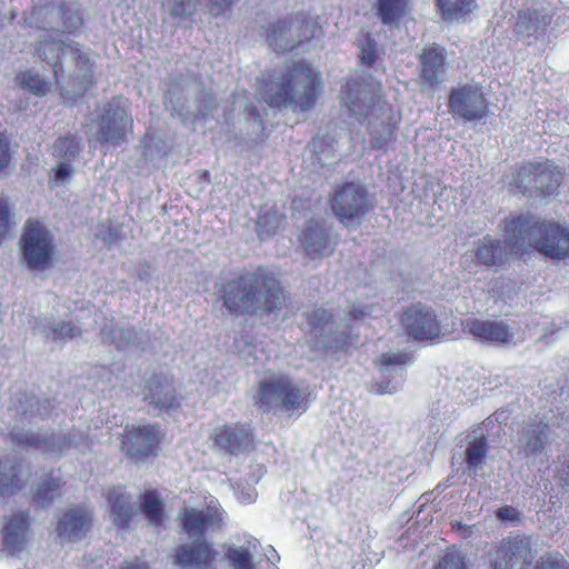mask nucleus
I'll return each instance as SVG.
<instances>
[{"label": "nucleus", "instance_id": "34", "mask_svg": "<svg viewBox=\"0 0 569 569\" xmlns=\"http://www.w3.org/2000/svg\"><path fill=\"white\" fill-rule=\"evenodd\" d=\"M82 146L72 137H60L51 147V153L57 160L73 162L80 154Z\"/></svg>", "mask_w": 569, "mask_h": 569}, {"label": "nucleus", "instance_id": "3", "mask_svg": "<svg viewBox=\"0 0 569 569\" xmlns=\"http://www.w3.org/2000/svg\"><path fill=\"white\" fill-rule=\"evenodd\" d=\"M258 94L269 107L305 112L312 109L322 91L319 70L302 60L281 72L273 71L259 79Z\"/></svg>", "mask_w": 569, "mask_h": 569}, {"label": "nucleus", "instance_id": "40", "mask_svg": "<svg viewBox=\"0 0 569 569\" xmlns=\"http://www.w3.org/2000/svg\"><path fill=\"white\" fill-rule=\"evenodd\" d=\"M74 173L73 163L70 161L58 160L56 168L52 169V174L49 177V184L51 188L56 186L68 184Z\"/></svg>", "mask_w": 569, "mask_h": 569}, {"label": "nucleus", "instance_id": "13", "mask_svg": "<svg viewBox=\"0 0 569 569\" xmlns=\"http://www.w3.org/2000/svg\"><path fill=\"white\" fill-rule=\"evenodd\" d=\"M22 257L30 269H44L54 252L51 232L38 221H27L21 237Z\"/></svg>", "mask_w": 569, "mask_h": 569}, {"label": "nucleus", "instance_id": "25", "mask_svg": "<svg viewBox=\"0 0 569 569\" xmlns=\"http://www.w3.org/2000/svg\"><path fill=\"white\" fill-rule=\"evenodd\" d=\"M108 501L113 525L121 529L128 528L136 515L132 496L122 488H113L109 491Z\"/></svg>", "mask_w": 569, "mask_h": 569}, {"label": "nucleus", "instance_id": "23", "mask_svg": "<svg viewBox=\"0 0 569 569\" xmlns=\"http://www.w3.org/2000/svg\"><path fill=\"white\" fill-rule=\"evenodd\" d=\"M216 445L232 455L250 450L253 448L251 428L240 423L224 426L216 435Z\"/></svg>", "mask_w": 569, "mask_h": 569}, {"label": "nucleus", "instance_id": "50", "mask_svg": "<svg viewBox=\"0 0 569 569\" xmlns=\"http://www.w3.org/2000/svg\"><path fill=\"white\" fill-rule=\"evenodd\" d=\"M9 149L10 141L8 137L3 132H0V171L7 168L10 163L11 156Z\"/></svg>", "mask_w": 569, "mask_h": 569}, {"label": "nucleus", "instance_id": "30", "mask_svg": "<svg viewBox=\"0 0 569 569\" xmlns=\"http://www.w3.org/2000/svg\"><path fill=\"white\" fill-rule=\"evenodd\" d=\"M411 0H376V14L385 26L398 24L410 12Z\"/></svg>", "mask_w": 569, "mask_h": 569}, {"label": "nucleus", "instance_id": "36", "mask_svg": "<svg viewBox=\"0 0 569 569\" xmlns=\"http://www.w3.org/2000/svg\"><path fill=\"white\" fill-rule=\"evenodd\" d=\"M102 335L104 339H108L111 343H113L119 350H124L133 345L137 340L138 333L131 327H114L109 331L107 328H103Z\"/></svg>", "mask_w": 569, "mask_h": 569}, {"label": "nucleus", "instance_id": "48", "mask_svg": "<svg viewBox=\"0 0 569 569\" xmlns=\"http://www.w3.org/2000/svg\"><path fill=\"white\" fill-rule=\"evenodd\" d=\"M246 111L248 113V120H252L253 126L258 129V136L254 138L256 141H264L267 138V134L264 133V127L263 122L261 120L259 110L254 106H250L246 108Z\"/></svg>", "mask_w": 569, "mask_h": 569}, {"label": "nucleus", "instance_id": "4", "mask_svg": "<svg viewBox=\"0 0 569 569\" xmlns=\"http://www.w3.org/2000/svg\"><path fill=\"white\" fill-rule=\"evenodd\" d=\"M224 306L234 315H269L287 306L280 280L263 267L242 272L223 288Z\"/></svg>", "mask_w": 569, "mask_h": 569}, {"label": "nucleus", "instance_id": "31", "mask_svg": "<svg viewBox=\"0 0 569 569\" xmlns=\"http://www.w3.org/2000/svg\"><path fill=\"white\" fill-rule=\"evenodd\" d=\"M549 437V425L538 417L531 419L525 431V450L529 455L540 452Z\"/></svg>", "mask_w": 569, "mask_h": 569}, {"label": "nucleus", "instance_id": "28", "mask_svg": "<svg viewBox=\"0 0 569 569\" xmlns=\"http://www.w3.org/2000/svg\"><path fill=\"white\" fill-rule=\"evenodd\" d=\"M34 329L56 343H66L67 340L81 333V329L70 321L54 320L47 317L39 319Z\"/></svg>", "mask_w": 569, "mask_h": 569}, {"label": "nucleus", "instance_id": "37", "mask_svg": "<svg viewBox=\"0 0 569 569\" xmlns=\"http://www.w3.org/2000/svg\"><path fill=\"white\" fill-rule=\"evenodd\" d=\"M488 452V443L485 437L476 438L469 442L466 449V463L468 469L477 470L482 466Z\"/></svg>", "mask_w": 569, "mask_h": 569}, {"label": "nucleus", "instance_id": "33", "mask_svg": "<svg viewBox=\"0 0 569 569\" xmlns=\"http://www.w3.org/2000/svg\"><path fill=\"white\" fill-rule=\"evenodd\" d=\"M61 495L62 490L60 478L50 476L38 485L34 492V500L41 507H47L61 497Z\"/></svg>", "mask_w": 569, "mask_h": 569}, {"label": "nucleus", "instance_id": "38", "mask_svg": "<svg viewBox=\"0 0 569 569\" xmlns=\"http://www.w3.org/2000/svg\"><path fill=\"white\" fill-rule=\"evenodd\" d=\"M19 82L22 88L28 89L36 96H44L49 90L48 81L32 71L22 72L19 76Z\"/></svg>", "mask_w": 569, "mask_h": 569}, {"label": "nucleus", "instance_id": "11", "mask_svg": "<svg viewBox=\"0 0 569 569\" xmlns=\"http://www.w3.org/2000/svg\"><path fill=\"white\" fill-rule=\"evenodd\" d=\"M448 111L455 120L469 123L482 122L491 114L483 87L477 82L459 83L451 88Z\"/></svg>", "mask_w": 569, "mask_h": 569}, {"label": "nucleus", "instance_id": "7", "mask_svg": "<svg viewBox=\"0 0 569 569\" xmlns=\"http://www.w3.org/2000/svg\"><path fill=\"white\" fill-rule=\"evenodd\" d=\"M563 177L565 171L551 160L528 161L513 169L508 187L513 193L550 200L559 193Z\"/></svg>", "mask_w": 569, "mask_h": 569}, {"label": "nucleus", "instance_id": "42", "mask_svg": "<svg viewBox=\"0 0 569 569\" xmlns=\"http://www.w3.org/2000/svg\"><path fill=\"white\" fill-rule=\"evenodd\" d=\"M433 569H468L465 556L455 547L448 548Z\"/></svg>", "mask_w": 569, "mask_h": 569}, {"label": "nucleus", "instance_id": "58", "mask_svg": "<svg viewBox=\"0 0 569 569\" xmlns=\"http://www.w3.org/2000/svg\"><path fill=\"white\" fill-rule=\"evenodd\" d=\"M214 519H216V525H218V522H220L222 519L220 517V515H218V512L216 511V516H214Z\"/></svg>", "mask_w": 569, "mask_h": 569}, {"label": "nucleus", "instance_id": "51", "mask_svg": "<svg viewBox=\"0 0 569 569\" xmlns=\"http://www.w3.org/2000/svg\"><path fill=\"white\" fill-rule=\"evenodd\" d=\"M10 212L4 200L0 199V239L4 238L9 232Z\"/></svg>", "mask_w": 569, "mask_h": 569}, {"label": "nucleus", "instance_id": "44", "mask_svg": "<svg viewBox=\"0 0 569 569\" xmlns=\"http://www.w3.org/2000/svg\"><path fill=\"white\" fill-rule=\"evenodd\" d=\"M533 569H569V565L559 552H547L537 560Z\"/></svg>", "mask_w": 569, "mask_h": 569}, {"label": "nucleus", "instance_id": "55", "mask_svg": "<svg viewBox=\"0 0 569 569\" xmlns=\"http://www.w3.org/2000/svg\"><path fill=\"white\" fill-rule=\"evenodd\" d=\"M119 569H148L144 563L124 561Z\"/></svg>", "mask_w": 569, "mask_h": 569}, {"label": "nucleus", "instance_id": "19", "mask_svg": "<svg viewBox=\"0 0 569 569\" xmlns=\"http://www.w3.org/2000/svg\"><path fill=\"white\" fill-rule=\"evenodd\" d=\"M462 328L477 341L495 346H503L513 341L512 328L502 320L469 317L462 321Z\"/></svg>", "mask_w": 569, "mask_h": 569}, {"label": "nucleus", "instance_id": "17", "mask_svg": "<svg viewBox=\"0 0 569 569\" xmlns=\"http://www.w3.org/2000/svg\"><path fill=\"white\" fill-rule=\"evenodd\" d=\"M418 61L420 84L437 90L446 79L449 64L446 48L438 43L427 46L419 53Z\"/></svg>", "mask_w": 569, "mask_h": 569}, {"label": "nucleus", "instance_id": "49", "mask_svg": "<svg viewBox=\"0 0 569 569\" xmlns=\"http://www.w3.org/2000/svg\"><path fill=\"white\" fill-rule=\"evenodd\" d=\"M357 338H358L357 336L353 337L350 333H342L341 336L336 337L332 340L330 348L335 352H337V351H346V350H348L355 343Z\"/></svg>", "mask_w": 569, "mask_h": 569}, {"label": "nucleus", "instance_id": "29", "mask_svg": "<svg viewBox=\"0 0 569 569\" xmlns=\"http://www.w3.org/2000/svg\"><path fill=\"white\" fill-rule=\"evenodd\" d=\"M443 21H466L478 8L477 0H433Z\"/></svg>", "mask_w": 569, "mask_h": 569}, {"label": "nucleus", "instance_id": "14", "mask_svg": "<svg viewBox=\"0 0 569 569\" xmlns=\"http://www.w3.org/2000/svg\"><path fill=\"white\" fill-rule=\"evenodd\" d=\"M399 322L407 336L417 341H432L441 336V323L435 310L421 302L406 308Z\"/></svg>", "mask_w": 569, "mask_h": 569}, {"label": "nucleus", "instance_id": "46", "mask_svg": "<svg viewBox=\"0 0 569 569\" xmlns=\"http://www.w3.org/2000/svg\"><path fill=\"white\" fill-rule=\"evenodd\" d=\"M308 147L311 152L320 159L321 154L330 153L333 149V138L327 134H317L311 139Z\"/></svg>", "mask_w": 569, "mask_h": 569}, {"label": "nucleus", "instance_id": "10", "mask_svg": "<svg viewBox=\"0 0 569 569\" xmlns=\"http://www.w3.org/2000/svg\"><path fill=\"white\" fill-rule=\"evenodd\" d=\"M322 33L318 21L306 14L288 20H278L269 26L266 39L277 52L291 51Z\"/></svg>", "mask_w": 569, "mask_h": 569}, {"label": "nucleus", "instance_id": "2", "mask_svg": "<svg viewBox=\"0 0 569 569\" xmlns=\"http://www.w3.org/2000/svg\"><path fill=\"white\" fill-rule=\"evenodd\" d=\"M28 23L43 30L36 54L47 60L58 81L74 78L86 88L91 73V61L80 46L64 36L72 33L82 24L79 12L71 7L57 8L53 4L33 8Z\"/></svg>", "mask_w": 569, "mask_h": 569}, {"label": "nucleus", "instance_id": "45", "mask_svg": "<svg viewBox=\"0 0 569 569\" xmlns=\"http://www.w3.org/2000/svg\"><path fill=\"white\" fill-rule=\"evenodd\" d=\"M332 318V315L323 308H316L306 313L307 322L312 330H323Z\"/></svg>", "mask_w": 569, "mask_h": 569}, {"label": "nucleus", "instance_id": "12", "mask_svg": "<svg viewBox=\"0 0 569 569\" xmlns=\"http://www.w3.org/2000/svg\"><path fill=\"white\" fill-rule=\"evenodd\" d=\"M532 542L529 536H508L489 551L492 569H529L532 565Z\"/></svg>", "mask_w": 569, "mask_h": 569}, {"label": "nucleus", "instance_id": "26", "mask_svg": "<svg viewBox=\"0 0 569 569\" xmlns=\"http://www.w3.org/2000/svg\"><path fill=\"white\" fill-rule=\"evenodd\" d=\"M29 530L27 512H18L9 518L2 529L3 543L10 553L23 550Z\"/></svg>", "mask_w": 569, "mask_h": 569}, {"label": "nucleus", "instance_id": "15", "mask_svg": "<svg viewBox=\"0 0 569 569\" xmlns=\"http://www.w3.org/2000/svg\"><path fill=\"white\" fill-rule=\"evenodd\" d=\"M132 127L122 98H114L103 106L99 121L98 140L118 146L126 140L127 131Z\"/></svg>", "mask_w": 569, "mask_h": 569}, {"label": "nucleus", "instance_id": "32", "mask_svg": "<svg viewBox=\"0 0 569 569\" xmlns=\"http://www.w3.org/2000/svg\"><path fill=\"white\" fill-rule=\"evenodd\" d=\"M286 221L284 214L274 209H270L259 213L257 219V233L260 239L269 238L283 226Z\"/></svg>", "mask_w": 569, "mask_h": 569}, {"label": "nucleus", "instance_id": "54", "mask_svg": "<svg viewBox=\"0 0 569 569\" xmlns=\"http://www.w3.org/2000/svg\"><path fill=\"white\" fill-rule=\"evenodd\" d=\"M164 103L167 106V108H170L171 106V109L173 112H177L178 116L183 120V121H187L189 119V116H188V112H184L182 108H179L178 106H174L173 101H172V97L171 96H167L166 99H164Z\"/></svg>", "mask_w": 569, "mask_h": 569}, {"label": "nucleus", "instance_id": "1", "mask_svg": "<svg viewBox=\"0 0 569 569\" xmlns=\"http://www.w3.org/2000/svg\"><path fill=\"white\" fill-rule=\"evenodd\" d=\"M505 243L491 236L473 247L476 263L489 269L503 268L510 258H523L539 252L553 260L569 258V229L555 221L533 214L510 216L503 220Z\"/></svg>", "mask_w": 569, "mask_h": 569}, {"label": "nucleus", "instance_id": "9", "mask_svg": "<svg viewBox=\"0 0 569 569\" xmlns=\"http://www.w3.org/2000/svg\"><path fill=\"white\" fill-rule=\"evenodd\" d=\"M328 202L335 217L345 227L359 226L375 208L368 188L355 181L338 184Z\"/></svg>", "mask_w": 569, "mask_h": 569}, {"label": "nucleus", "instance_id": "52", "mask_svg": "<svg viewBox=\"0 0 569 569\" xmlns=\"http://www.w3.org/2000/svg\"><path fill=\"white\" fill-rule=\"evenodd\" d=\"M496 516L501 521H519L520 513L512 506L505 505L497 509Z\"/></svg>", "mask_w": 569, "mask_h": 569}, {"label": "nucleus", "instance_id": "20", "mask_svg": "<svg viewBox=\"0 0 569 569\" xmlns=\"http://www.w3.org/2000/svg\"><path fill=\"white\" fill-rule=\"evenodd\" d=\"M305 253L312 260L330 256L337 246V240L318 221L310 220L299 237Z\"/></svg>", "mask_w": 569, "mask_h": 569}, {"label": "nucleus", "instance_id": "16", "mask_svg": "<svg viewBox=\"0 0 569 569\" xmlns=\"http://www.w3.org/2000/svg\"><path fill=\"white\" fill-rule=\"evenodd\" d=\"M12 437L17 442L21 445L32 446L36 449L54 457H60L69 452L72 447L81 452L89 448L88 439L76 430L69 432L68 435L42 438L36 435L13 432Z\"/></svg>", "mask_w": 569, "mask_h": 569}, {"label": "nucleus", "instance_id": "47", "mask_svg": "<svg viewBox=\"0 0 569 569\" xmlns=\"http://www.w3.org/2000/svg\"><path fill=\"white\" fill-rule=\"evenodd\" d=\"M410 355L407 352H398V353H382L378 361L377 366L379 367H389L391 365H406L410 361Z\"/></svg>", "mask_w": 569, "mask_h": 569}, {"label": "nucleus", "instance_id": "21", "mask_svg": "<svg viewBox=\"0 0 569 569\" xmlns=\"http://www.w3.org/2000/svg\"><path fill=\"white\" fill-rule=\"evenodd\" d=\"M143 400L154 415L178 406L176 389L172 382L163 377H152L148 380L143 391Z\"/></svg>", "mask_w": 569, "mask_h": 569}, {"label": "nucleus", "instance_id": "53", "mask_svg": "<svg viewBox=\"0 0 569 569\" xmlns=\"http://www.w3.org/2000/svg\"><path fill=\"white\" fill-rule=\"evenodd\" d=\"M238 1L239 0H214V3H216V17L219 16V14H224Z\"/></svg>", "mask_w": 569, "mask_h": 569}, {"label": "nucleus", "instance_id": "57", "mask_svg": "<svg viewBox=\"0 0 569 569\" xmlns=\"http://www.w3.org/2000/svg\"><path fill=\"white\" fill-rule=\"evenodd\" d=\"M563 463H566V470H563L569 476V461L566 460V457H563Z\"/></svg>", "mask_w": 569, "mask_h": 569}, {"label": "nucleus", "instance_id": "18", "mask_svg": "<svg viewBox=\"0 0 569 569\" xmlns=\"http://www.w3.org/2000/svg\"><path fill=\"white\" fill-rule=\"evenodd\" d=\"M159 440L157 426H128L122 435V450L131 458L143 460L150 456H156Z\"/></svg>", "mask_w": 569, "mask_h": 569}, {"label": "nucleus", "instance_id": "6", "mask_svg": "<svg viewBox=\"0 0 569 569\" xmlns=\"http://www.w3.org/2000/svg\"><path fill=\"white\" fill-rule=\"evenodd\" d=\"M253 402L264 413L281 411L288 417L301 416L310 406L311 391L290 376L278 375L258 383Z\"/></svg>", "mask_w": 569, "mask_h": 569}, {"label": "nucleus", "instance_id": "8", "mask_svg": "<svg viewBox=\"0 0 569 569\" xmlns=\"http://www.w3.org/2000/svg\"><path fill=\"white\" fill-rule=\"evenodd\" d=\"M180 521L190 543L182 545L177 550L176 562L184 569H208L210 548L204 539V532L210 523V517L201 510L184 509Z\"/></svg>", "mask_w": 569, "mask_h": 569}, {"label": "nucleus", "instance_id": "35", "mask_svg": "<svg viewBox=\"0 0 569 569\" xmlns=\"http://www.w3.org/2000/svg\"><path fill=\"white\" fill-rule=\"evenodd\" d=\"M141 511L150 525H159L163 519V505L154 491H147L141 501Z\"/></svg>", "mask_w": 569, "mask_h": 569}, {"label": "nucleus", "instance_id": "59", "mask_svg": "<svg viewBox=\"0 0 569 569\" xmlns=\"http://www.w3.org/2000/svg\"><path fill=\"white\" fill-rule=\"evenodd\" d=\"M362 315H363V312H362V311H360L359 313H352V317H353V318H359V317H360V316H362Z\"/></svg>", "mask_w": 569, "mask_h": 569}, {"label": "nucleus", "instance_id": "56", "mask_svg": "<svg viewBox=\"0 0 569 569\" xmlns=\"http://www.w3.org/2000/svg\"><path fill=\"white\" fill-rule=\"evenodd\" d=\"M200 114L206 117L208 112L206 110H198V113L194 116V118H199Z\"/></svg>", "mask_w": 569, "mask_h": 569}, {"label": "nucleus", "instance_id": "41", "mask_svg": "<svg viewBox=\"0 0 569 569\" xmlns=\"http://www.w3.org/2000/svg\"><path fill=\"white\" fill-rule=\"evenodd\" d=\"M361 64L372 67L378 59V44L371 33L367 32L358 46Z\"/></svg>", "mask_w": 569, "mask_h": 569}, {"label": "nucleus", "instance_id": "5", "mask_svg": "<svg viewBox=\"0 0 569 569\" xmlns=\"http://www.w3.org/2000/svg\"><path fill=\"white\" fill-rule=\"evenodd\" d=\"M340 99L351 114L369 117H386L381 130H372L370 147L386 150L392 140L397 122L393 119L392 107L382 97L381 83L371 77L349 78L341 87Z\"/></svg>", "mask_w": 569, "mask_h": 569}, {"label": "nucleus", "instance_id": "43", "mask_svg": "<svg viewBox=\"0 0 569 569\" xmlns=\"http://www.w3.org/2000/svg\"><path fill=\"white\" fill-rule=\"evenodd\" d=\"M227 558L234 569H253L251 553L244 548H229Z\"/></svg>", "mask_w": 569, "mask_h": 569}, {"label": "nucleus", "instance_id": "39", "mask_svg": "<svg viewBox=\"0 0 569 569\" xmlns=\"http://www.w3.org/2000/svg\"><path fill=\"white\" fill-rule=\"evenodd\" d=\"M162 9L173 20H181L192 13L193 4L191 0H162Z\"/></svg>", "mask_w": 569, "mask_h": 569}, {"label": "nucleus", "instance_id": "22", "mask_svg": "<svg viewBox=\"0 0 569 569\" xmlns=\"http://www.w3.org/2000/svg\"><path fill=\"white\" fill-rule=\"evenodd\" d=\"M91 523V512L83 507H74L58 521L57 532L62 541H78L87 536Z\"/></svg>", "mask_w": 569, "mask_h": 569}, {"label": "nucleus", "instance_id": "27", "mask_svg": "<svg viewBox=\"0 0 569 569\" xmlns=\"http://www.w3.org/2000/svg\"><path fill=\"white\" fill-rule=\"evenodd\" d=\"M28 478V472L23 471L21 463L17 459H0V497L13 495L22 488Z\"/></svg>", "mask_w": 569, "mask_h": 569}, {"label": "nucleus", "instance_id": "24", "mask_svg": "<svg viewBox=\"0 0 569 569\" xmlns=\"http://www.w3.org/2000/svg\"><path fill=\"white\" fill-rule=\"evenodd\" d=\"M552 17L537 9H523L518 12L515 32L527 39H539L546 36Z\"/></svg>", "mask_w": 569, "mask_h": 569}]
</instances>
